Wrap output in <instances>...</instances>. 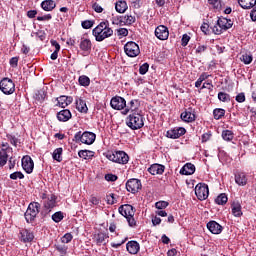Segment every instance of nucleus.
Returning a JSON list of instances; mask_svg holds the SVG:
<instances>
[{"mask_svg": "<svg viewBox=\"0 0 256 256\" xmlns=\"http://www.w3.org/2000/svg\"><path fill=\"white\" fill-rule=\"evenodd\" d=\"M187 133V130L183 127L173 128L167 131L166 137L168 139H179V137H183Z\"/></svg>", "mask_w": 256, "mask_h": 256, "instance_id": "nucleus-16", "label": "nucleus"}, {"mask_svg": "<svg viewBox=\"0 0 256 256\" xmlns=\"http://www.w3.org/2000/svg\"><path fill=\"white\" fill-rule=\"evenodd\" d=\"M235 183L240 187H245V185H247V174H245V172H236Z\"/></svg>", "mask_w": 256, "mask_h": 256, "instance_id": "nucleus-26", "label": "nucleus"}, {"mask_svg": "<svg viewBox=\"0 0 256 256\" xmlns=\"http://www.w3.org/2000/svg\"><path fill=\"white\" fill-rule=\"evenodd\" d=\"M206 227L208 231H210V233H212L213 235H220V233L223 232V226H221V224H219L215 220L209 221Z\"/></svg>", "mask_w": 256, "mask_h": 256, "instance_id": "nucleus-17", "label": "nucleus"}, {"mask_svg": "<svg viewBox=\"0 0 256 256\" xmlns=\"http://www.w3.org/2000/svg\"><path fill=\"white\" fill-rule=\"evenodd\" d=\"M94 239L96 241V245L98 246L107 245L106 239H109V235L104 232H99L94 235Z\"/></svg>", "mask_w": 256, "mask_h": 256, "instance_id": "nucleus-27", "label": "nucleus"}, {"mask_svg": "<svg viewBox=\"0 0 256 256\" xmlns=\"http://www.w3.org/2000/svg\"><path fill=\"white\" fill-rule=\"evenodd\" d=\"M124 52L128 57H137L141 50L139 49V45L134 41H129L124 45Z\"/></svg>", "mask_w": 256, "mask_h": 256, "instance_id": "nucleus-9", "label": "nucleus"}, {"mask_svg": "<svg viewBox=\"0 0 256 256\" xmlns=\"http://www.w3.org/2000/svg\"><path fill=\"white\" fill-rule=\"evenodd\" d=\"M233 131L231 130H223L222 131V139H224V141H233Z\"/></svg>", "mask_w": 256, "mask_h": 256, "instance_id": "nucleus-40", "label": "nucleus"}, {"mask_svg": "<svg viewBox=\"0 0 256 256\" xmlns=\"http://www.w3.org/2000/svg\"><path fill=\"white\" fill-rule=\"evenodd\" d=\"M155 207H156V209H159V210L167 209V207H169V202L158 201L155 203Z\"/></svg>", "mask_w": 256, "mask_h": 256, "instance_id": "nucleus-48", "label": "nucleus"}, {"mask_svg": "<svg viewBox=\"0 0 256 256\" xmlns=\"http://www.w3.org/2000/svg\"><path fill=\"white\" fill-rule=\"evenodd\" d=\"M231 211H232V215H234V217H242L243 216L241 203L239 201L232 203Z\"/></svg>", "mask_w": 256, "mask_h": 256, "instance_id": "nucleus-28", "label": "nucleus"}, {"mask_svg": "<svg viewBox=\"0 0 256 256\" xmlns=\"http://www.w3.org/2000/svg\"><path fill=\"white\" fill-rule=\"evenodd\" d=\"M112 23L113 25H125V16H116Z\"/></svg>", "mask_w": 256, "mask_h": 256, "instance_id": "nucleus-47", "label": "nucleus"}, {"mask_svg": "<svg viewBox=\"0 0 256 256\" xmlns=\"http://www.w3.org/2000/svg\"><path fill=\"white\" fill-rule=\"evenodd\" d=\"M110 106L116 111H125L127 107V101L121 96H115L110 100Z\"/></svg>", "mask_w": 256, "mask_h": 256, "instance_id": "nucleus-10", "label": "nucleus"}, {"mask_svg": "<svg viewBox=\"0 0 256 256\" xmlns=\"http://www.w3.org/2000/svg\"><path fill=\"white\" fill-rule=\"evenodd\" d=\"M63 219H64V216H63V212H61V211L55 212L52 215V221H54V223H61V221H63Z\"/></svg>", "mask_w": 256, "mask_h": 256, "instance_id": "nucleus-43", "label": "nucleus"}, {"mask_svg": "<svg viewBox=\"0 0 256 256\" xmlns=\"http://www.w3.org/2000/svg\"><path fill=\"white\" fill-rule=\"evenodd\" d=\"M145 117L140 113L134 112L128 116V121L126 125L133 131H137V129H141L145 125Z\"/></svg>", "mask_w": 256, "mask_h": 256, "instance_id": "nucleus-4", "label": "nucleus"}, {"mask_svg": "<svg viewBox=\"0 0 256 256\" xmlns=\"http://www.w3.org/2000/svg\"><path fill=\"white\" fill-rule=\"evenodd\" d=\"M227 201H229V198L227 197V194H225V193H221L215 199L216 205H226Z\"/></svg>", "mask_w": 256, "mask_h": 256, "instance_id": "nucleus-38", "label": "nucleus"}, {"mask_svg": "<svg viewBox=\"0 0 256 256\" xmlns=\"http://www.w3.org/2000/svg\"><path fill=\"white\" fill-rule=\"evenodd\" d=\"M211 29L214 35H221L223 33V30L221 27H219V25H217V22L211 27Z\"/></svg>", "mask_w": 256, "mask_h": 256, "instance_id": "nucleus-55", "label": "nucleus"}, {"mask_svg": "<svg viewBox=\"0 0 256 256\" xmlns=\"http://www.w3.org/2000/svg\"><path fill=\"white\" fill-rule=\"evenodd\" d=\"M10 65L15 68L19 65V57H12L10 59Z\"/></svg>", "mask_w": 256, "mask_h": 256, "instance_id": "nucleus-60", "label": "nucleus"}, {"mask_svg": "<svg viewBox=\"0 0 256 256\" xmlns=\"http://www.w3.org/2000/svg\"><path fill=\"white\" fill-rule=\"evenodd\" d=\"M240 61H242L244 65H251V63H253V55L244 53L241 55Z\"/></svg>", "mask_w": 256, "mask_h": 256, "instance_id": "nucleus-39", "label": "nucleus"}, {"mask_svg": "<svg viewBox=\"0 0 256 256\" xmlns=\"http://www.w3.org/2000/svg\"><path fill=\"white\" fill-rule=\"evenodd\" d=\"M33 239H35L33 232L27 229L20 230V241H22V243H31Z\"/></svg>", "mask_w": 256, "mask_h": 256, "instance_id": "nucleus-20", "label": "nucleus"}, {"mask_svg": "<svg viewBox=\"0 0 256 256\" xmlns=\"http://www.w3.org/2000/svg\"><path fill=\"white\" fill-rule=\"evenodd\" d=\"M76 109L80 113H87V111H89V108H87V103L81 98L76 100Z\"/></svg>", "mask_w": 256, "mask_h": 256, "instance_id": "nucleus-33", "label": "nucleus"}, {"mask_svg": "<svg viewBox=\"0 0 256 256\" xmlns=\"http://www.w3.org/2000/svg\"><path fill=\"white\" fill-rule=\"evenodd\" d=\"M107 203L108 205H115V203H117V198L115 197V194L111 193L107 196Z\"/></svg>", "mask_w": 256, "mask_h": 256, "instance_id": "nucleus-54", "label": "nucleus"}, {"mask_svg": "<svg viewBox=\"0 0 256 256\" xmlns=\"http://www.w3.org/2000/svg\"><path fill=\"white\" fill-rule=\"evenodd\" d=\"M250 19L254 22L256 21V8H253L250 12Z\"/></svg>", "mask_w": 256, "mask_h": 256, "instance_id": "nucleus-64", "label": "nucleus"}, {"mask_svg": "<svg viewBox=\"0 0 256 256\" xmlns=\"http://www.w3.org/2000/svg\"><path fill=\"white\" fill-rule=\"evenodd\" d=\"M209 5L214 9H221V0H208Z\"/></svg>", "mask_w": 256, "mask_h": 256, "instance_id": "nucleus-53", "label": "nucleus"}, {"mask_svg": "<svg viewBox=\"0 0 256 256\" xmlns=\"http://www.w3.org/2000/svg\"><path fill=\"white\" fill-rule=\"evenodd\" d=\"M109 161L113 163H119V165H127L129 163V155L125 151H114L113 153L106 155Z\"/></svg>", "mask_w": 256, "mask_h": 256, "instance_id": "nucleus-6", "label": "nucleus"}, {"mask_svg": "<svg viewBox=\"0 0 256 256\" xmlns=\"http://www.w3.org/2000/svg\"><path fill=\"white\" fill-rule=\"evenodd\" d=\"M148 173H150V175H163V173H165V166L162 164H152L148 168Z\"/></svg>", "mask_w": 256, "mask_h": 256, "instance_id": "nucleus-23", "label": "nucleus"}, {"mask_svg": "<svg viewBox=\"0 0 256 256\" xmlns=\"http://www.w3.org/2000/svg\"><path fill=\"white\" fill-rule=\"evenodd\" d=\"M129 9V6H127V2L124 0H119L115 3V10L117 13H125Z\"/></svg>", "mask_w": 256, "mask_h": 256, "instance_id": "nucleus-32", "label": "nucleus"}, {"mask_svg": "<svg viewBox=\"0 0 256 256\" xmlns=\"http://www.w3.org/2000/svg\"><path fill=\"white\" fill-rule=\"evenodd\" d=\"M152 224L154 227H156V225H161V219L157 216L152 218Z\"/></svg>", "mask_w": 256, "mask_h": 256, "instance_id": "nucleus-63", "label": "nucleus"}, {"mask_svg": "<svg viewBox=\"0 0 256 256\" xmlns=\"http://www.w3.org/2000/svg\"><path fill=\"white\" fill-rule=\"evenodd\" d=\"M92 35L98 43L113 37V29L109 27V21H102L92 30Z\"/></svg>", "mask_w": 256, "mask_h": 256, "instance_id": "nucleus-1", "label": "nucleus"}, {"mask_svg": "<svg viewBox=\"0 0 256 256\" xmlns=\"http://www.w3.org/2000/svg\"><path fill=\"white\" fill-rule=\"evenodd\" d=\"M71 241H73V234L72 233H66L61 238L62 243H71Z\"/></svg>", "mask_w": 256, "mask_h": 256, "instance_id": "nucleus-50", "label": "nucleus"}, {"mask_svg": "<svg viewBox=\"0 0 256 256\" xmlns=\"http://www.w3.org/2000/svg\"><path fill=\"white\" fill-rule=\"evenodd\" d=\"M7 138L9 139L11 145L17 147V143H19V139H17V137H15L14 135H8Z\"/></svg>", "mask_w": 256, "mask_h": 256, "instance_id": "nucleus-56", "label": "nucleus"}, {"mask_svg": "<svg viewBox=\"0 0 256 256\" xmlns=\"http://www.w3.org/2000/svg\"><path fill=\"white\" fill-rule=\"evenodd\" d=\"M9 160V155L7 154V150L5 148L0 150V167H5L7 165V161Z\"/></svg>", "mask_w": 256, "mask_h": 256, "instance_id": "nucleus-35", "label": "nucleus"}, {"mask_svg": "<svg viewBox=\"0 0 256 256\" xmlns=\"http://www.w3.org/2000/svg\"><path fill=\"white\" fill-rule=\"evenodd\" d=\"M58 107L65 109V107H69L71 103H73V97L71 96H60L56 98Z\"/></svg>", "mask_w": 256, "mask_h": 256, "instance_id": "nucleus-22", "label": "nucleus"}, {"mask_svg": "<svg viewBox=\"0 0 256 256\" xmlns=\"http://www.w3.org/2000/svg\"><path fill=\"white\" fill-rule=\"evenodd\" d=\"M195 173V166L192 163H186L180 169V175H193Z\"/></svg>", "mask_w": 256, "mask_h": 256, "instance_id": "nucleus-29", "label": "nucleus"}, {"mask_svg": "<svg viewBox=\"0 0 256 256\" xmlns=\"http://www.w3.org/2000/svg\"><path fill=\"white\" fill-rule=\"evenodd\" d=\"M90 203H92V205H99V203H101V200L95 196H92L90 198Z\"/></svg>", "mask_w": 256, "mask_h": 256, "instance_id": "nucleus-62", "label": "nucleus"}, {"mask_svg": "<svg viewBox=\"0 0 256 256\" xmlns=\"http://www.w3.org/2000/svg\"><path fill=\"white\" fill-rule=\"evenodd\" d=\"M61 155H63V148H56L53 151L52 158L54 159V161L61 163V161H63V158L61 157Z\"/></svg>", "mask_w": 256, "mask_h": 256, "instance_id": "nucleus-37", "label": "nucleus"}, {"mask_svg": "<svg viewBox=\"0 0 256 256\" xmlns=\"http://www.w3.org/2000/svg\"><path fill=\"white\" fill-rule=\"evenodd\" d=\"M91 40L87 38H81L80 40V49L82 51V56L87 57L91 53Z\"/></svg>", "mask_w": 256, "mask_h": 256, "instance_id": "nucleus-18", "label": "nucleus"}, {"mask_svg": "<svg viewBox=\"0 0 256 256\" xmlns=\"http://www.w3.org/2000/svg\"><path fill=\"white\" fill-rule=\"evenodd\" d=\"M180 119L184 121V123H193L195 119H197V116L195 115V109L192 107H189L184 112L181 113Z\"/></svg>", "mask_w": 256, "mask_h": 256, "instance_id": "nucleus-15", "label": "nucleus"}, {"mask_svg": "<svg viewBox=\"0 0 256 256\" xmlns=\"http://www.w3.org/2000/svg\"><path fill=\"white\" fill-rule=\"evenodd\" d=\"M213 116H214V119H216V120L221 119V117L225 116V109H223V108L214 109Z\"/></svg>", "mask_w": 256, "mask_h": 256, "instance_id": "nucleus-41", "label": "nucleus"}, {"mask_svg": "<svg viewBox=\"0 0 256 256\" xmlns=\"http://www.w3.org/2000/svg\"><path fill=\"white\" fill-rule=\"evenodd\" d=\"M148 71H149V63H144L139 68L140 75H147Z\"/></svg>", "mask_w": 256, "mask_h": 256, "instance_id": "nucleus-51", "label": "nucleus"}, {"mask_svg": "<svg viewBox=\"0 0 256 256\" xmlns=\"http://www.w3.org/2000/svg\"><path fill=\"white\" fill-rule=\"evenodd\" d=\"M217 25L222 31H227V29H231V27H233V20L224 17L218 18Z\"/></svg>", "mask_w": 256, "mask_h": 256, "instance_id": "nucleus-21", "label": "nucleus"}, {"mask_svg": "<svg viewBox=\"0 0 256 256\" xmlns=\"http://www.w3.org/2000/svg\"><path fill=\"white\" fill-rule=\"evenodd\" d=\"M78 156L81 159H93V157H95V152L91 150H80Z\"/></svg>", "mask_w": 256, "mask_h": 256, "instance_id": "nucleus-34", "label": "nucleus"}, {"mask_svg": "<svg viewBox=\"0 0 256 256\" xmlns=\"http://www.w3.org/2000/svg\"><path fill=\"white\" fill-rule=\"evenodd\" d=\"M0 91L4 95H13L15 93V82L10 78H3L0 81Z\"/></svg>", "mask_w": 256, "mask_h": 256, "instance_id": "nucleus-7", "label": "nucleus"}, {"mask_svg": "<svg viewBox=\"0 0 256 256\" xmlns=\"http://www.w3.org/2000/svg\"><path fill=\"white\" fill-rule=\"evenodd\" d=\"M139 107H141V101H139V99H133L128 103V105L126 104V109L122 111V114L127 115L129 111L137 113V109H139Z\"/></svg>", "mask_w": 256, "mask_h": 256, "instance_id": "nucleus-19", "label": "nucleus"}, {"mask_svg": "<svg viewBox=\"0 0 256 256\" xmlns=\"http://www.w3.org/2000/svg\"><path fill=\"white\" fill-rule=\"evenodd\" d=\"M195 195L199 201H205L209 197V186L205 183H198L195 187Z\"/></svg>", "mask_w": 256, "mask_h": 256, "instance_id": "nucleus-8", "label": "nucleus"}, {"mask_svg": "<svg viewBox=\"0 0 256 256\" xmlns=\"http://www.w3.org/2000/svg\"><path fill=\"white\" fill-rule=\"evenodd\" d=\"M51 19H53V16H51V14L37 17V21H51Z\"/></svg>", "mask_w": 256, "mask_h": 256, "instance_id": "nucleus-58", "label": "nucleus"}, {"mask_svg": "<svg viewBox=\"0 0 256 256\" xmlns=\"http://www.w3.org/2000/svg\"><path fill=\"white\" fill-rule=\"evenodd\" d=\"M95 139H97V135L93 132L78 131L73 138L74 143H83L84 145H93L95 143Z\"/></svg>", "mask_w": 256, "mask_h": 256, "instance_id": "nucleus-3", "label": "nucleus"}, {"mask_svg": "<svg viewBox=\"0 0 256 256\" xmlns=\"http://www.w3.org/2000/svg\"><path fill=\"white\" fill-rule=\"evenodd\" d=\"M218 99L219 101H222V103H229V101H231V96L225 92H219Z\"/></svg>", "mask_w": 256, "mask_h": 256, "instance_id": "nucleus-42", "label": "nucleus"}, {"mask_svg": "<svg viewBox=\"0 0 256 256\" xmlns=\"http://www.w3.org/2000/svg\"><path fill=\"white\" fill-rule=\"evenodd\" d=\"M126 249L130 255H137L139 253V250L141 249V246L137 241H129L126 244Z\"/></svg>", "mask_w": 256, "mask_h": 256, "instance_id": "nucleus-24", "label": "nucleus"}, {"mask_svg": "<svg viewBox=\"0 0 256 256\" xmlns=\"http://www.w3.org/2000/svg\"><path fill=\"white\" fill-rule=\"evenodd\" d=\"M155 37H157V39H159L160 41H167V39H169V28H167V26L165 25H159L156 29H155Z\"/></svg>", "mask_w": 256, "mask_h": 256, "instance_id": "nucleus-14", "label": "nucleus"}, {"mask_svg": "<svg viewBox=\"0 0 256 256\" xmlns=\"http://www.w3.org/2000/svg\"><path fill=\"white\" fill-rule=\"evenodd\" d=\"M142 187L143 185L141 184V180L137 178H131L126 182V189L132 194L139 193Z\"/></svg>", "mask_w": 256, "mask_h": 256, "instance_id": "nucleus-11", "label": "nucleus"}, {"mask_svg": "<svg viewBox=\"0 0 256 256\" xmlns=\"http://www.w3.org/2000/svg\"><path fill=\"white\" fill-rule=\"evenodd\" d=\"M189 41H191V37L187 34H183L181 39L182 47H187V45H189Z\"/></svg>", "mask_w": 256, "mask_h": 256, "instance_id": "nucleus-52", "label": "nucleus"}, {"mask_svg": "<svg viewBox=\"0 0 256 256\" xmlns=\"http://www.w3.org/2000/svg\"><path fill=\"white\" fill-rule=\"evenodd\" d=\"M78 83L81 87H89L91 85V78L87 75H81L78 78Z\"/></svg>", "mask_w": 256, "mask_h": 256, "instance_id": "nucleus-36", "label": "nucleus"}, {"mask_svg": "<svg viewBox=\"0 0 256 256\" xmlns=\"http://www.w3.org/2000/svg\"><path fill=\"white\" fill-rule=\"evenodd\" d=\"M10 179L17 181V179H25V175L21 171H16L10 174Z\"/></svg>", "mask_w": 256, "mask_h": 256, "instance_id": "nucleus-45", "label": "nucleus"}, {"mask_svg": "<svg viewBox=\"0 0 256 256\" xmlns=\"http://www.w3.org/2000/svg\"><path fill=\"white\" fill-rule=\"evenodd\" d=\"M22 168L28 175L33 173V169H35V163L33 162V158H31V156L26 155L22 158Z\"/></svg>", "mask_w": 256, "mask_h": 256, "instance_id": "nucleus-13", "label": "nucleus"}, {"mask_svg": "<svg viewBox=\"0 0 256 256\" xmlns=\"http://www.w3.org/2000/svg\"><path fill=\"white\" fill-rule=\"evenodd\" d=\"M71 117H73V115L69 109H64L57 113V119L62 123H67Z\"/></svg>", "mask_w": 256, "mask_h": 256, "instance_id": "nucleus-25", "label": "nucleus"}, {"mask_svg": "<svg viewBox=\"0 0 256 256\" xmlns=\"http://www.w3.org/2000/svg\"><path fill=\"white\" fill-rule=\"evenodd\" d=\"M93 25H95V22L93 20H85L81 23L83 29H91Z\"/></svg>", "mask_w": 256, "mask_h": 256, "instance_id": "nucleus-49", "label": "nucleus"}, {"mask_svg": "<svg viewBox=\"0 0 256 256\" xmlns=\"http://www.w3.org/2000/svg\"><path fill=\"white\" fill-rule=\"evenodd\" d=\"M93 9L96 13H103V7H101V5L98 3L93 4Z\"/></svg>", "mask_w": 256, "mask_h": 256, "instance_id": "nucleus-61", "label": "nucleus"}, {"mask_svg": "<svg viewBox=\"0 0 256 256\" xmlns=\"http://www.w3.org/2000/svg\"><path fill=\"white\" fill-rule=\"evenodd\" d=\"M116 34L119 39H123V37H127V35H129V30L127 28H119L116 29Z\"/></svg>", "mask_w": 256, "mask_h": 256, "instance_id": "nucleus-44", "label": "nucleus"}, {"mask_svg": "<svg viewBox=\"0 0 256 256\" xmlns=\"http://www.w3.org/2000/svg\"><path fill=\"white\" fill-rule=\"evenodd\" d=\"M236 101L238 103H245V93L241 92L236 96Z\"/></svg>", "mask_w": 256, "mask_h": 256, "instance_id": "nucleus-59", "label": "nucleus"}, {"mask_svg": "<svg viewBox=\"0 0 256 256\" xmlns=\"http://www.w3.org/2000/svg\"><path fill=\"white\" fill-rule=\"evenodd\" d=\"M39 209H41V204L39 202H31L24 214L27 223H33L39 215Z\"/></svg>", "mask_w": 256, "mask_h": 256, "instance_id": "nucleus-5", "label": "nucleus"}, {"mask_svg": "<svg viewBox=\"0 0 256 256\" xmlns=\"http://www.w3.org/2000/svg\"><path fill=\"white\" fill-rule=\"evenodd\" d=\"M124 17V25H133L137 21L135 16L125 15Z\"/></svg>", "mask_w": 256, "mask_h": 256, "instance_id": "nucleus-46", "label": "nucleus"}, {"mask_svg": "<svg viewBox=\"0 0 256 256\" xmlns=\"http://www.w3.org/2000/svg\"><path fill=\"white\" fill-rule=\"evenodd\" d=\"M117 179H118L117 175H114V174H106L105 175L106 181H110L113 183V182L117 181Z\"/></svg>", "mask_w": 256, "mask_h": 256, "instance_id": "nucleus-57", "label": "nucleus"}, {"mask_svg": "<svg viewBox=\"0 0 256 256\" xmlns=\"http://www.w3.org/2000/svg\"><path fill=\"white\" fill-rule=\"evenodd\" d=\"M238 4L242 9H253L256 5V0H238Z\"/></svg>", "mask_w": 256, "mask_h": 256, "instance_id": "nucleus-31", "label": "nucleus"}, {"mask_svg": "<svg viewBox=\"0 0 256 256\" xmlns=\"http://www.w3.org/2000/svg\"><path fill=\"white\" fill-rule=\"evenodd\" d=\"M118 211L122 217H125L129 227H137V221H135V207L131 204H124L118 208Z\"/></svg>", "mask_w": 256, "mask_h": 256, "instance_id": "nucleus-2", "label": "nucleus"}, {"mask_svg": "<svg viewBox=\"0 0 256 256\" xmlns=\"http://www.w3.org/2000/svg\"><path fill=\"white\" fill-rule=\"evenodd\" d=\"M57 205V196L52 194L47 198V201L44 202V210L42 211V215L44 217L51 213V209H53Z\"/></svg>", "mask_w": 256, "mask_h": 256, "instance_id": "nucleus-12", "label": "nucleus"}, {"mask_svg": "<svg viewBox=\"0 0 256 256\" xmlns=\"http://www.w3.org/2000/svg\"><path fill=\"white\" fill-rule=\"evenodd\" d=\"M41 7L44 11H53L57 7V4L53 0H44L41 3Z\"/></svg>", "mask_w": 256, "mask_h": 256, "instance_id": "nucleus-30", "label": "nucleus"}]
</instances>
